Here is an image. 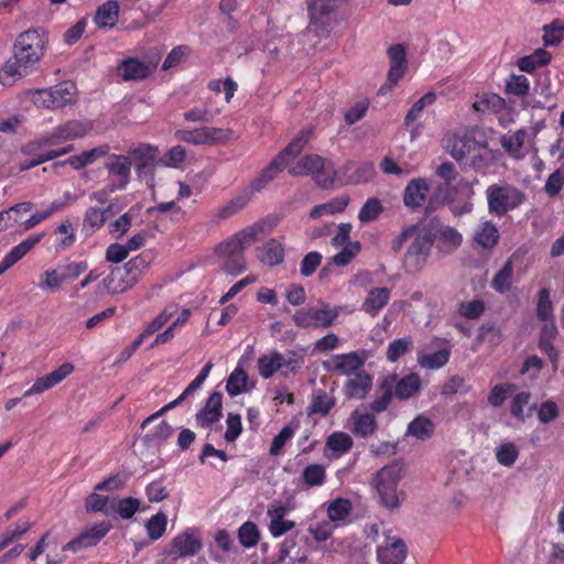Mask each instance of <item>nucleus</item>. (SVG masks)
<instances>
[{"label": "nucleus", "instance_id": "f257e3e1", "mask_svg": "<svg viewBox=\"0 0 564 564\" xmlns=\"http://www.w3.org/2000/svg\"><path fill=\"white\" fill-rule=\"evenodd\" d=\"M48 36L42 29L20 33L13 43V55L0 68V83L12 86L32 73L46 52Z\"/></svg>", "mask_w": 564, "mask_h": 564}, {"label": "nucleus", "instance_id": "f03ea898", "mask_svg": "<svg viewBox=\"0 0 564 564\" xmlns=\"http://www.w3.org/2000/svg\"><path fill=\"white\" fill-rule=\"evenodd\" d=\"M273 226L274 223H270L269 219H262L245 227L218 243L215 248V253L223 259V269L231 275H238L246 271V248L258 241L267 227L271 229Z\"/></svg>", "mask_w": 564, "mask_h": 564}, {"label": "nucleus", "instance_id": "7ed1b4c3", "mask_svg": "<svg viewBox=\"0 0 564 564\" xmlns=\"http://www.w3.org/2000/svg\"><path fill=\"white\" fill-rule=\"evenodd\" d=\"M421 389L422 380L417 373L411 372L401 377L397 372H391L378 381L379 394L368 408L375 413H382L388 410L393 397L400 401L409 400L417 395Z\"/></svg>", "mask_w": 564, "mask_h": 564}, {"label": "nucleus", "instance_id": "20e7f679", "mask_svg": "<svg viewBox=\"0 0 564 564\" xmlns=\"http://www.w3.org/2000/svg\"><path fill=\"white\" fill-rule=\"evenodd\" d=\"M402 477L403 465L394 460L376 471L370 482L378 494L380 505L391 512L399 510L404 498V492L398 489Z\"/></svg>", "mask_w": 564, "mask_h": 564}, {"label": "nucleus", "instance_id": "39448f33", "mask_svg": "<svg viewBox=\"0 0 564 564\" xmlns=\"http://www.w3.org/2000/svg\"><path fill=\"white\" fill-rule=\"evenodd\" d=\"M311 137V130H301L299 134L272 159L268 166L262 170L260 175L252 181L250 185L251 189L253 192H260L267 187V185L284 170L290 160L294 159L302 152Z\"/></svg>", "mask_w": 564, "mask_h": 564}, {"label": "nucleus", "instance_id": "423d86ee", "mask_svg": "<svg viewBox=\"0 0 564 564\" xmlns=\"http://www.w3.org/2000/svg\"><path fill=\"white\" fill-rule=\"evenodd\" d=\"M292 176L311 175L317 186L324 189L334 187L337 171L332 161L318 154H307L289 170Z\"/></svg>", "mask_w": 564, "mask_h": 564}, {"label": "nucleus", "instance_id": "0eeeda50", "mask_svg": "<svg viewBox=\"0 0 564 564\" xmlns=\"http://www.w3.org/2000/svg\"><path fill=\"white\" fill-rule=\"evenodd\" d=\"M434 242L435 234L430 228L421 226L403 257L402 267L406 274L415 275L425 268Z\"/></svg>", "mask_w": 564, "mask_h": 564}, {"label": "nucleus", "instance_id": "6e6552de", "mask_svg": "<svg viewBox=\"0 0 564 564\" xmlns=\"http://www.w3.org/2000/svg\"><path fill=\"white\" fill-rule=\"evenodd\" d=\"M147 267L148 262L142 256L134 257L123 267L111 269L109 274L102 280V284L110 294L123 293L139 282Z\"/></svg>", "mask_w": 564, "mask_h": 564}, {"label": "nucleus", "instance_id": "1a4fd4ad", "mask_svg": "<svg viewBox=\"0 0 564 564\" xmlns=\"http://www.w3.org/2000/svg\"><path fill=\"white\" fill-rule=\"evenodd\" d=\"M93 129V122L89 120H69L64 124L56 127L50 134L31 141L23 145V153H35L42 147L56 145L64 141H70L83 138Z\"/></svg>", "mask_w": 564, "mask_h": 564}, {"label": "nucleus", "instance_id": "9d476101", "mask_svg": "<svg viewBox=\"0 0 564 564\" xmlns=\"http://www.w3.org/2000/svg\"><path fill=\"white\" fill-rule=\"evenodd\" d=\"M77 88L70 82H63L50 88L31 91L32 102L44 109H62L76 102Z\"/></svg>", "mask_w": 564, "mask_h": 564}, {"label": "nucleus", "instance_id": "9b49d317", "mask_svg": "<svg viewBox=\"0 0 564 564\" xmlns=\"http://www.w3.org/2000/svg\"><path fill=\"white\" fill-rule=\"evenodd\" d=\"M488 208L491 214L502 216L524 202V194L514 186L490 185L487 191Z\"/></svg>", "mask_w": 564, "mask_h": 564}, {"label": "nucleus", "instance_id": "f8f14e48", "mask_svg": "<svg viewBox=\"0 0 564 564\" xmlns=\"http://www.w3.org/2000/svg\"><path fill=\"white\" fill-rule=\"evenodd\" d=\"M231 129L202 126L194 129H178L175 138L192 145H223L232 137Z\"/></svg>", "mask_w": 564, "mask_h": 564}, {"label": "nucleus", "instance_id": "ddd939ff", "mask_svg": "<svg viewBox=\"0 0 564 564\" xmlns=\"http://www.w3.org/2000/svg\"><path fill=\"white\" fill-rule=\"evenodd\" d=\"M339 307H330L328 303L321 302L317 308L302 307L292 316L293 323L301 328H327L339 316Z\"/></svg>", "mask_w": 564, "mask_h": 564}, {"label": "nucleus", "instance_id": "4468645a", "mask_svg": "<svg viewBox=\"0 0 564 564\" xmlns=\"http://www.w3.org/2000/svg\"><path fill=\"white\" fill-rule=\"evenodd\" d=\"M104 166L108 172L107 184L109 185V189H126L131 180V158L123 154L111 153L107 156Z\"/></svg>", "mask_w": 564, "mask_h": 564}, {"label": "nucleus", "instance_id": "2eb2a0df", "mask_svg": "<svg viewBox=\"0 0 564 564\" xmlns=\"http://www.w3.org/2000/svg\"><path fill=\"white\" fill-rule=\"evenodd\" d=\"M390 68L387 75V82L381 85L378 95H386L403 78L408 67L406 52L403 44H393L388 48Z\"/></svg>", "mask_w": 564, "mask_h": 564}, {"label": "nucleus", "instance_id": "dca6fc26", "mask_svg": "<svg viewBox=\"0 0 564 564\" xmlns=\"http://www.w3.org/2000/svg\"><path fill=\"white\" fill-rule=\"evenodd\" d=\"M366 352L365 350L351 351L348 354H337L332 357L330 362H324V369L351 377L359 371L365 370Z\"/></svg>", "mask_w": 564, "mask_h": 564}, {"label": "nucleus", "instance_id": "f3484780", "mask_svg": "<svg viewBox=\"0 0 564 564\" xmlns=\"http://www.w3.org/2000/svg\"><path fill=\"white\" fill-rule=\"evenodd\" d=\"M429 348L435 350L417 355V361L421 367L425 369H440L448 362L452 354V345L447 339L434 337Z\"/></svg>", "mask_w": 564, "mask_h": 564}, {"label": "nucleus", "instance_id": "a211bd4d", "mask_svg": "<svg viewBox=\"0 0 564 564\" xmlns=\"http://www.w3.org/2000/svg\"><path fill=\"white\" fill-rule=\"evenodd\" d=\"M111 525L107 522H99L82 532L63 546V551L80 552L84 549L96 546L110 531Z\"/></svg>", "mask_w": 564, "mask_h": 564}, {"label": "nucleus", "instance_id": "6ab92c4d", "mask_svg": "<svg viewBox=\"0 0 564 564\" xmlns=\"http://www.w3.org/2000/svg\"><path fill=\"white\" fill-rule=\"evenodd\" d=\"M159 59L140 61L139 58L128 57L118 66V74L123 80H143L150 77L156 69Z\"/></svg>", "mask_w": 564, "mask_h": 564}, {"label": "nucleus", "instance_id": "aec40b11", "mask_svg": "<svg viewBox=\"0 0 564 564\" xmlns=\"http://www.w3.org/2000/svg\"><path fill=\"white\" fill-rule=\"evenodd\" d=\"M74 369L75 367L70 362L62 364L57 369L53 370L52 372L37 378L32 384V387L23 393V398L40 394L46 390L54 388L64 379H66L69 375H72L74 372Z\"/></svg>", "mask_w": 564, "mask_h": 564}, {"label": "nucleus", "instance_id": "412c9836", "mask_svg": "<svg viewBox=\"0 0 564 564\" xmlns=\"http://www.w3.org/2000/svg\"><path fill=\"white\" fill-rule=\"evenodd\" d=\"M542 327L540 330L539 349L547 356L551 365L552 372L555 373L558 369V351L553 345L557 336V327L554 319L541 321Z\"/></svg>", "mask_w": 564, "mask_h": 564}, {"label": "nucleus", "instance_id": "4be33fe9", "mask_svg": "<svg viewBox=\"0 0 564 564\" xmlns=\"http://www.w3.org/2000/svg\"><path fill=\"white\" fill-rule=\"evenodd\" d=\"M473 108L477 112L494 113L498 117L499 122L506 126L511 119H506L505 115H509V109L503 98L494 93L482 94L473 104Z\"/></svg>", "mask_w": 564, "mask_h": 564}, {"label": "nucleus", "instance_id": "5701e85b", "mask_svg": "<svg viewBox=\"0 0 564 564\" xmlns=\"http://www.w3.org/2000/svg\"><path fill=\"white\" fill-rule=\"evenodd\" d=\"M223 417V393L215 391L209 394L205 405L196 413V424L200 427H209Z\"/></svg>", "mask_w": 564, "mask_h": 564}, {"label": "nucleus", "instance_id": "b1692460", "mask_svg": "<svg viewBox=\"0 0 564 564\" xmlns=\"http://www.w3.org/2000/svg\"><path fill=\"white\" fill-rule=\"evenodd\" d=\"M372 386V376L362 370L345 381L343 392L347 399L364 400L371 391Z\"/></svg>", "mask_w": 564, "mask_h": 564}, {"label": "nucleus", "instance_id": "393cba45", "mask_svg": "<svg viewBox=\"0 0 564 564\" xmlns=\"http://www.w3.org/2000/svg\"><path fill=\"white\" fill-rule=\"evenodd\" d=\"M408 549L402 539L387 538L386 543L377 547V558L380 564H395L404 562Z\"/></svg>", "mask_w": 564, "mask_h": 564}, {"label": "nucleus", "instance_id": "a878e982", "mask_svg": "<svg viewBox=\"0 0 564 564\" xmlns=\"http://www.w3.org/2000/svg\"><path fill=\"white\" fill-rule=\"evenodd\" d=\"M202 546L199 538L191 532H184L171 541L170 550L166 551V554L174 557L193 556L200 551Z\"/></svg>", "mask_w": 564, "mask_h": 564}, {"label": "nucleus", "instance_id": "bb28decb", "mask_svg": "<svg viewBox=\"0 0 564 564\" xmlns=\"http://www.w3.org/2000/svg\"><path fill=\"white\" fill-rule=\"evenodd\" d=\"M430 192V185L423 177L411 180L403 192V203L411 209L421 207Z\"/></svg>", "mask_w": 564, "mask_h": 564}, {"label": "nucleus", "instance_id": "cd10ccee", "mask_svg": "<svg viewBox=\"0 0 564 564\" xmlns=\"http://www.w3.org/2000/svg\"><path fill=\"white\" fill-rule=\"evenodd\" d=\"M477 142L467 134H452L447 137L445 148L457 162L464 163L473 153Z\"/></svg>", "mask_w": 564, "mask_h": 564}, {"label": "nucleus", "instance_id": "c85d7f7f", "mask_svg": "<svg viewBox=\"0 0 564 564\" xmlns=\"http://www.w3.org/2000/svg\"><path fill=\"white\" fill-rule=\"evenodd\" d=\"M391 299V290L387 286L373 288L368 291L362 304L361 311L371 317H376L379 312L388 305Z\"/></svg>", "mask_w": 564, "mask_h": 564}, {"label": "nucleus", "instance_id": "c756f323", "mask_svg": "<svg viewBox=\"0 0 564 564\" xmlns=\"http://www.w3.org/2000/svg\"><path fill=\"white\" fill-rule=\"evenodd\" d=\"M159 150L150 144H140L129 150V155L134 161L135 170L139 174L151 171L158 159Z\"/></svg>", "mask_w": 564, "mask_h": 564}, {"label": "nucleus", "instance_id": "7c9ffc66", "mask_svg": "<svg viewBox=\"0 0 564 564\" xmlns=\"http://www.w3.org/2000/svg\"><path fill=\"white\" fill-rule=\"evenodd\" d=\"M310 23L315 26H326L330 13L336 9V0H305Z\"/></svg>", "mask_w": 564, "mask_h": 564}, {"label": "nucleus", "instance_id": "2f4dec72", "mask_svg": "<svg viewBox=\"0 0 564 564\" xmlns=\"http://www.w3.org/2000/svg\"><path fill=\"white\" fill-rule=\"evenodd\" d=\"M354 446L352 437L345 432H333L325 443V455L329 458H339Z\"/></svg>", "mask_w": 564, "mask_h": 564}, {"label": "nucleus", "instance_id": "473e14b6", "mask_svg": "<svg viewBox=\"0 0 564 564\" xmlns=\"http://www.w3.org/2000/svg\"><path fill=\"white\" fill-rule=\"evenodd\" d=\"M375 412L359 413L357 410L351 413L352 433L362 438H367L376 434L378 431V422Z\"/></svg>", "mask_w": 564, "mask_h": 564}, {"label": "nucleus", "instance_id": "72a5a7b5", "mask_svg": "<svg viewBox=\"0 0 564 564\" xmlns=\"http://www.w3.org/2000/svg\"><path fill=\"white\" fill-rule=\"evenodd\" d=\"M517 260L518 254L513 253L492 278L490 285L496 292L503 294L510 291L514 281L513 270Z\"/></svg>", "mask_w": 564, "mask_h": 564}, {"label": "nucleus", "instance_id": "f704fd0d", "mask_svg": "<svg viewBox=\"0 0 564 564\" xmlns=\"http://www.w3.org/2000/svg\"><path fill=\"white\" fill-rule=\"evenodd\" d=\"M259 259L269 267H275L284 261L285 249L281 241L275 238L269 239L262 248L259 249Z\"/></svg>", "mask_w": 564, "mask_h": 564}, {"label": "nucleus", "instance_id": "c9c22d12", "mask_svg": "<svg viewBox=\"0 0 564 564\" xmlns=\"http://www.w3.org/2000/svg\"><path fill=\"white\" fill-rule=\"evenodd\" d=\"M119 18V4L116 0H108L96 11L94 21L99 28H112Z\"/></svg>", "mask_w": 564, "mask_h": 564}, {"label": "nucleus", "instance_id": "e433bc0d", "mask_svg": "<svg viewBox=\"0 0 564 564\" xmlns=\"http://www.w3.org/2000/svg\"><path fill=\"white\" fill-rule=\"evenodd\" d=\"M335 404L336 400L334 397H330L326 391L318 389L314 391L307 413L308 415L319 414L321 416H327Z\"/></svg>", "mask_w": 564, "mask_h": 564}, {"label": "nucleus", "instance_id": "4c0bfd02", "mask_svg": "<svg viewBox=\"0 0 564 564\" xmlns=\"http://www.w3.org/2000/svg\"><path fill=\"white\" fill-rule=\"evenodd\" d=\"M107 212L108 208L104 209L95 206L86 210L83 220V231L86 236L95 234L105 225Z\"/></svg>", "mask_w": 564, "mask_h": 564}, {"label": "nucleus", "instance_id": "58836bf2", "mask_svg": "<svg viewBox=\"0 0 564 564\" xmlns=\"http://www.w3.org/2000/svg\"><path fill=\"white\" fill-rule=\"evenodd\" d=\"M281 352L271 350L269 354L258 358V371L263 379L271 378L275 372L281 370Z\"/></svg>", "mask_w": 564, "mask_h": 564}, {"label": "nucleus", "instance_id": "ea45409f", "mask_svg": "<svg viewBox=\"0 0 564 564\" xmlns=\"http://www.w3.org/2000/svg\"><path fill=\"white\" fill-rule=\"evenodd\" d=\"M237 538L241 546L252 549L258 545L261 532L254 522L246 521L238 528Z\"/></svg>", "mask_w": 564, "mask_h": 564}, {"label": "nucleus", "instance_id": "a19ab883", "mask_svg": "<svg viewBox=\"0 0 564 564\" xmlns=\"http://www.w3.org/2000/svg\"><path fill=\"white\" fill-rule=\"evenodd\" d=\"M44 234L31 235L19 245L14 246L6 256L8 262L13 265L29 253L43 238Z\"/></svg>", "mask_w": 564, "mask_h": 564}, {"label": "nucleus", "instance_id": "79ce46f5", "mask_svg": "<svg viewBox=\"0 0 564 564\" xmlns=\"http://www.w3.org/2000/svg\"><path fill=\"white\" fill-rule=\"evenodd\" d=\"M33 527V522L30 520L21 519L14 524V527L8 528L6 531L0 533V551L8 547L14 541L19 540Z\"/></svg>", "mask_w": 564, "mask_h": 564}, {"label": "nucleus", "instance_id": "37998d69", "mask_svg": "<svg viewBox=\"0 0 564 564\" xmlns=\"http://www.w3.org/2000/svg\"><path fill=\"white\" fill-rule=\"evenodd\" d=\"M434 431L435 425L433 421L424 415H419L409 423L406 432L408 434L424 441L430 438L434 434Z\"/></svg>", "mask_w": 564, "mask_h": 564}, {"label": "nucleus", "instance_id": "c03bdc74", "mask_svg": "<svg viewBox=\"0 0 564 564\" xmlns=\"http://www.w3.org/2000/svg\"><path fill=\"white\" fill-rule=\"evenodd\" d=\"M475 241L486 249H490L497 245L499 232L491 221H485L475 232Z\"/></svg>", "mask_w": 564, "mask_h": 564}, {"label": "nucleus", "instance_id": "a18cd8bd", "mask_svg": "<svg viewBox=\"0 0 564 564\" xmlns=\"http://www.w3.org/2000/svg\"><path fill=\"white\" fill-rule=\"evenodd\" d=\"M543 42L545 46H556L564 40V21L554 19L543 28Z\"/></svg>", "mask_w": 564, "mask_h": 564}, {"label": "nucleus", "instance_id": "49530a36", "mask_svg": "<svg viewBox=\"0 0 564 564\" xmlns=\"http://www.w3.org/2000/svg\"><path fill=\"white\" fill-rule=\"evenodd\" d=\"M248 383V375L241 367L235 368L229 375L226 382V391L230 397H236L246 391Z\"/></svg>", "mask_w": 564, "mask_h": 564}, {"label": "nucleus", "instance_id": "de8ad7c7", "mask_svg": "<svg viewBox=\"0 0 564 564\" xmlns=\"http://www.w3.org/2000/svg\"><path fill=\"white\" fill-rule=\"evenodd\" d=\"M491 155L486 147H481L477 143L474 148L473 153L467 158L464 164L469 165L478 172H485L490 165Z\"/></svg>", "mask_w": 564, "mask_h": 564}, {"label": "nucleus", "instance_id": "09e8293b", "mask_svg": "<svg viewBox=\"0 0 564 564\" xmlns=\"http://www.w3.org/2000/svg\"><path fill=\"white\" fill-rule=\"evenodd\" d=\"M436 100V95L432 91L424 94L420 99H417L411 109L408 111L404 118V124L406 127H411L422 115L424 108L434 104Z\"/></svg>", "mask_w": 564, "mask_h": 564}, {"label": "nucleus", "instance_id": "8fccbe9b", "mask_svg": "<svg viewBox=\"0 0 564 564\" xmlns=\"http://www.w3.org/2000/svg\"><path fill=\"white\" fill-rule=\"evenodd\" d=\"M299 423L285 425L278 435L272 440L269 453L271 456H279L283 452V447L294 436Z\"/></svg>", "mask_w": 564, "mask_h": 564}, {"label": "nucleus", "instance_id": "3c124183", "mask_svg": "<svg viewBox=\"0 0 564 564\" xmlns=\"http://www.w3.org/2000/svg\"><path fill=\"white\" fill-rule=\"evenodd\" d=\"M383 212L382 203L377 197H370L366 200L358 213L360 223H370L376 220Z\"/></svg>", "mask_w": 564, "mask_h": 564}, {"label": "nucleus", "instance_id": "603ef678", "mask_svg": "<svg viewBox=\"0 0 564 564\" xmlns=\"http://www.w3.org/2000/svg\"><path fill=\"white\" fill-rule=\"evenodd\" d=\"M302 480L310 487L321 486L326 480V469L321 464H311L303 469Z\"/></svg>", "mask_w": 564, "mask_h": 564}, {"label": "nucleus", "instance_id": "864d4df0", "mask_svg": "<svg viewBox=\"0 0 564 564\" xmlns=\"http://www.w3.org/2000/svg\"><path fill=\"white\" fill-rule=\"evenodd\" d=\"M64 280L62 278V273L58 268L46 270L40 276V282L37 286L42 291L54 292L58 290L63 284Z\"/></svg>", "mask_w": 564, "mask_h": 564}, {"label": "nucleus", "instance_id": "5fc2aeb1", "mask_svg": "<svg viewBox=\"0 0 564 564\" xmlns=\"http://www.w3.org/2000/svg\"><path fill=\"white\" fill-rule=\"evenodd\" d=\"M248 204V198L245 196H238L230 199L226 205L220 207L215 214V220H224L232 217L241 209H243Z\"/></svg>", "mask_w": 564, "mask_h": 564}, {"label": "nucleus", "instance_id": "6e6d98bb", "mask_svg": "<svg viewBox=\"0 0 564 564\" xmlns=\"http://www.w3.org/2000/svg\"><path fill=\"white\" fill-rule=\"evenodd\" d=\"M219 113L220 109L212 110L207 107H193L183 113V118L188 122L209 123Z\"/></svg>", "mask_w": 564, "mask_h": 564}, {"label": "nucleus", "instance_id": "4d7b16f0", "mask_svg": "<svg viewBox=\"0 0 564 564\" xmlns=\"http://www.w3.org/2000/svg\"><path fill=\"white\" fill-rule=\"evenodd\" d=\"M167 525L166 516L163 512H158L152 516L145 523V529L149 538L152 541H156L162 538L165 533Z\"/></svg>", "mask_w": 564, "mask_h": 564}, {"label": "nucleus", "instance_id": "13d9d810", "mask_svg": "<svg viewBox=\"0 0 564 564\" xmlns=\"http://www.w3.org/2000/svg\"><path fill=\"white\" fill-rule=\"evenodd\" d=\"M65 283L77 280L88 269L87 261H70L57 267Z\"/></svg>", "mask_w": 564, "mask_h": 564}, {"label": "nucleus", "instance_id": "bf43d9fd", "mask_svg": "<svg viewBox=\"0 0 564 564\" xmlns=\"http://www.w3.org/2000/svg\"><path fill=\"white\" fill-rule=\"evenodd\" d=\"M524 135L525 133L522 130L506 133L500 138L501 145L510 155L518 156L524 142Z\"/></svg>", "mask_w": 564, "mask_h": 564}, {"label": "nucleus", "instance_id": "052dcab7", "mask_svg": "<svg viewBox=\"0 0 564 564\" xmlns=\"http://www.w3.org/2000/svg\"><path fill=\"white\" fill-rule=\"evenodd\" d=\"M536 316L540 321L554 319L550 291L545 288L541 289L538 295Z\"/></svg>", "mask_w": 564, "mask_h": 564}, {"label": "nucleus", "instance_id": "680f3d73", "mask_svg": "<svg viewBox=\"0 0 564 564\" xmlns=\"http://www.w3.org/2000/svg\"><path fill=\"white\" fill-rule=\"evenodd\" d=\"M281 373L288 376L289 373H296L304 364L303 356L295 351H288V354H281Z\"/></svg>", "mask_w": 564, "mask_h": 564}, {"label": "nucleus", "instance_id": "e2e57ef3", "mask_svg": "<svg viewBox=\"0 0 564 564\" xmlns=\"http://www.w3.org/2000/svg\"><path fill=\"white\" fill-rule=\"evenodd\" d=\"M412 346V339L410 337H402L392 340L387 348V359L391 362L399 360Z\"/></svg>", "mask_w": 564, "mask_h": 564}, {"label": "nucleus", "instance_id": "0e129e2a", "mask_svg": "<svg viewBox=\"0 0 564 564\" xmlns=\"http://www.w3.org/2000/svg\"><path fill=\"white\" fill-rule=\"evenodd\" d=\"M176 306L167 305L159 315H156L144 328V335H153L161 329L170 318L175 314Z\"/></svg>", "mask_w": 564, "mask_h": 564}, {"label": "nucleus", "instance_id": "69168bd1", "mask_svg": "<svg viewBox=\"0 0 564 564\" xmlns=\"http://www.w3.org/2000/svg\"><path fill=\"white\" fill-rule=\"evenodd\" d=\"M516 386L512 383L496 384L488 394V402L492 406H500L505 400L514 392Z\"/></svg>", "mask_w": 564, "mask_h": 564}, {"label": "nucleus", "instance_id": "338daca9", "mask_svg": "<svg viewBox=\"0 0 564 564\" xmlns=\"http://www.w3.org/2000/svg\"><path fill=\"white\" fill-rule=\"evenodd\" d=\"M350 511V501L348 499L338 498L329 505L327 514L332 521H340L348 517Z\"/></svg>", "mask_w": 564, "mask_h": 564}, {"label": "nucleus", "instance_id": "774afa93", "mask_svg": "<svg viewBox=\"0 0 564 564\" xmlns=\"http://www.w3.org/2000/svg\"><path fill=\"white\" fill-rule=\"evenodd\" d=\"M376 176V167L372 162H364L359 164L355 171L349 175L351 183H368Z\"/></svg>", "mask_w": 564, "mask_h": 564}]
</instances>
